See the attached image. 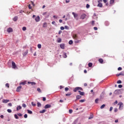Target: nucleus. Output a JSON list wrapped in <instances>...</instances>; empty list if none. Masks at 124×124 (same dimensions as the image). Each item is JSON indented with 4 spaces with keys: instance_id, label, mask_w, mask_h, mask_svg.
<instances>
[{
    "instance_id": "1",
    "label": "nucleus",
    "mask_w": 124,
    "mask_h": 124,
    "mask_svg": "<svg viewBox=\"0 0 124 124\" xmlns=\"http://www.w3.org/2000/svg\"><path fill=\"white\" fill-rule=\"evenodd\" d=\"M77 91H83V88H81V87H76L74 90H73V92L74 93H76V92H77Z\"/></svg>"
},
{
    "instance_id": "2",
    "label": "nucleus",
    "mask_w": 124,
    "mask_h": 124,
    "mask_svg": "<svg viewBox=\"0 0 124 124\" xmlns=\"http://www.w3.org/2000/svg\"><path fill=\"white\" fill-rule=\"evenodd\" d=\"M43 16H45L46 18H48L49 17L50 14L48 13V12H46L43 13Z\"/></svg>"
},
{
    "instance_id": "3",
    "label": "nucleus",
    "mask_w": 124,
    "mask_h": 124,
    "mask_svg": "<svg viewBox=\"0 0 124 124\" xmlns=\"http://www.w3.org/2000/svg\"><path fill=\"white\" fill-rule=\"evenodd\" d=\"M118 105H119V110H122V109H123L124 108V104L122 102H120L118 104Z\"/></svg>"
},
{
    "instance_id": "4",
    "label": "nucleus",
    "mask_w": 124,
    "mask_h": 124,
    "mask_svg": "<svg viewBox=\"0 0 124 124\" xmlns=\"http://www.w3.org/2000/svg\"><path fill=\"white\" fill-rule=\"evenodd\" d=\"M116 76L117 77H119V76H124V72H121L119 74H117Z\"/></svg>"
},
{
    "instance_id": "5",
    "label": "nucleus",
    "mask_w": 124,
    "mask_h": 124,
    "mask_svg": "<svg viewBox=\"0 0 124 124\" xmlns=\"http://www.w3.org/2000/svg\"><path fill=\"white\" fill-rule=\"evenodd\" d=\"M12 66L13 68H16V67H17V66H16V64L15 63V62H12Z\"/></svg>"
},
{
    "instance_id": "6",
    "label": "nucleus",
    "mask_w": 124,
    "mask_h": 124,
    "mask_svg": "<svg viewBox=\"0 0 124 124\" xmlns=\"http://www.w3.org/2000/svg\"><path fill=\"white\" fill-rule=\"evenodd\" d=\"M7 32H13V29H12L11 28H9L7 30Z\"/></svg>"
},
{
    "instance_id": "7",
    "label": "nucleus",
    "mask_w": 124,
    "mask_h": 124,
    "mask_svg": "<svg viewBox=\"0 0 124 124\" xmlns=\"http://www.w3.org/2000/svg\"><path fill=\"white\" fill-rule=\"evenodd\" d=\"M28 84H31V86H35L36 85V83L34 82H31V81H28Z\"/></svg>"
},
{
    "instance_id": "8",
    "label": "nucleus",
    "mask_w": 124,
    "mask_h": 124,
    "mask_svg": "<svg viewBox=\"0 0 124 124\" xmlns=\"http://www.w3.org/2000/svg\"><path fill=\"white\" fill-rule=\"evenodd\" d=\"M51 105L46 104V105L45 106V109H48V108H51Z\"/></svg>"
},
{
    "instance_id": "9",
    "label": "nucleus",
    "mask_w": 124,
    "mask_h": 124,
    "mask_svg": "<svg viewBox=\"0 0 124 124\" xmlns=\"http://www.w3.org/2000/svg\"><path fill=\"white\" fill-rule=\"evenodd\" d=\"M60 48L61 49H64L65 45H64V44H60Z\"/></svg>"
},
{
    "instance_id": "10",
    "label": "nucleus",
    "mask_w": 124,
    "mask_h": 124,
    "mask_svg": "<svg viewBox=\"0 0 124 124\" xmlns=\"http://www.w3.org/2000/svg\"><path fill=\"white\" fill-rule=\"evenodd\" d=\"M35 20L36 21V22H39V21H40V17H39V16H38L35 18Z\"/></svg>"
},
{
    "instance_id": "11",
    "label": "nucleus",
    "mask_w": 124,
    "mask_h": 124,
    "mask_svg": "<svg viewBox=\"0 0 124 124\" xmlns=\"http://www.w3.org/2000/svg\"><path fill=\"white\" fill-rule=\"evenodd\" d=\"M22 89V87L21 86H19L18 87H17L16 88V92H20V90Z\"/></svg>"
},
{
    "instance_id": "12",
    "label": "nucleus",
    "mask_w": 124,
    "mask_h": 124,
    "mask_svg": "<svg viewBox=\"0 0 124 124\" xmlns=\"http://www.w3.org/2000/svg\"><path fill=\"white\" fill-rule=\"evenodd\" d=\"M81 19H82L83 20H84V19H85V18H86V14H82L81 16H80Z\"/></svg>"
},
{
    "instance_id": "13",
    "label": "nucleus",
    "mask_w": 124,
    "mask_h": 124,
    "mask_svg": "<svg viewBox=\"0 0 124 124\" xmlns=\"http://www.w3.org/2000/svg\"><path fill=\"white\" fill-rule=\"evenodd\" d=\"M120 90H115L114 91V93L115 94H119L120 93Z\"/></svg>"
},
{
    "instance_id": "14",
    "label": "nucleus",
    "mask_w": 124,
    "mask_h": 124,
    "mask_svg": "<svg viewBox=\"0 0 124 124\" xmlns=\"http://www.w3.org/2000/svg\"><path fill=\"white\" fill-rule=\"evenodd\" d=\"M97 6L98 7H103V5L102 4V3H98Z\"/></svg>"
},
{
    "instance_id": "15",
    "label": "nucleus",
    "mask_w": 124,
    "mask_h": 124,
    "mask_svg": "<svg viewBox=\"0 0 124 124\" xmlns=\"http://www.w3.org/2000/svg\"><path fill=\"white\" fill-rule=\"evenodd\" d=\"M72 14L74 15V18H77L78 17V15L77 14H75V13L73 12Z\"/></svg>"
},
{
    "instance_id": "16",
    "label": "nucleus",
    "mask_w": 124,
    "mask_h": 124,
    "mask_svg": "<svg viewBox=\"0 0 124 124\" xmlns=\"http://www.w3.org/2000/svg\"><path fill=\"white\" fill-rule=\"evenodd\" d=\"M98 62H100V63H103V59L100 58L98 59Z\"/></svg>"
},
{
    "instance_id": "17",
    "label": "nucleus",
    "mask_w": 124,
    "mask_h": 124,
    "mask_svg": "<svg viewBox=\"0 0 124 124\" xmlns=\"http://www.w3.org/2000/svg\"><path fill=\"white\" fill-rule=\"evenodd\" d=\"M78 93H79L80 95H85V93L84 92H82L80 91H78Z\"/></svg>"
},
{
    "instance_id": "18",
    "label": "nucleus",
    "mask_w": 124,
    "mask_h": 124,
    "mask_svg": "<svg viewBox=\"0 0 124 124\" xmlns=\"http://www.w3.org/2000/svg\"><path fill=\"white\" fill-rule=\"evenodd\" d=\"M21 109H22V107H21V106H18L16 108V110L19 111V110H21Z\"/></svg>"
},
{
    "instance_id": "19",
    "label": "nucleus",
    "mask_w": 124,
    "mask_h": 124,
    "mask_svg": "<svg viewBox=\"0 0 124 124\" xmlns=\"http://www.w3.org/2000/svg\"><path fill=\"white\" fill-rule=\"evenodd\" d=\"M7 102H9V100L4 99L3 100V103H7Z\"/></svg>"
},
{
    "instance_id": "20",
    "label": "nucleus",
    "mask_w": 124,
    "mask_h": 124,
    "mask_svg": "<svg viewBox=\"0 0 124 124\" xmlns=\"http://www.w3.org/2000/svg\"><path fill=\"white\" fill-rule=\"evenodd\" d=\"M28 52H29V50H26L25 52H23V56H26V55H28Z\"/></svg>"
},
{
    "instance_id": "21",
    "label": "nucleus",
    "mask_w": 124,
    "mask_h": 124,
    "mask_svg": "<svg viewBox=\"0 0 124 124\" xmlns=\"http://www.w3.org/2000/svg\"><path fill=\"white\" fill-rule=\"evenodd\" d=\"M81 98H82V96H80V95H77V96H76V99H81Z\"/></svg>"
},
{
    "instance_id": "22",
    "label": "nucleus",
    "mask_w": 124,
    "mask_h": 124,
    "mask_svg": "<svg viewBox=\"0 0 124 124\" xmlns=\"http://www.w3.org/2000/svg\"><path fill=\"white\" fill-rule=\"evenodd\" d=\"M47 27V23L45 22L43 25V28H46Z\"/></svg>"
},
{
    "instance_id": "23",
    "label": "nucleus",
    "mask_w": 124,
    "mask_h": 124,
    "mask_svg": "<svg viewBox=\"0 0 124 124\" xmlns=\"http://www.w3.org/2000/svg\"><path fill=\"white\" fill-rule=\"evenodd\" d=\"M115 2V0H110L109 3L110 4H113Z\"/></svg>"
},
{
    "instance_id": "24",
    "label": "nucleus",
    "mask_w": 124,
    "mask_h": 124,
    "mask_svg": "<svg viewBox=\"0 0 124 124\" xmlns=\"http://www.w3.org/2000/svg\"><path fill=\"white\" fill-rule=\"evenodd\" d=\"M88 66H89V67H92L93 66V63L89 62L88 63Z\"/></svg>"
},
{
    "instance_id": "25",
    "label": "nucleus",
    "mask_w": 124,
    "mask_h": 124,
    "mask_svg": "<svg viewBox=\"0 0 124 124\" xmlns=\"http://www.w3.org/2000/svg\"><path fill=\"white\" fill-rule=\"evenodd\" d=\"M46 112V109H43L42 110L40 111V113L42 114L43 113H45Z\"/></svg>"
},
{
    "instance_id": "26",
    "label": "nucleus",
    "mask_w": 124,
    "mask_h": 124,
    "mask_svg": "<svg viewBox=\"0 0 124 124\" xmlns=\"http://www.w3.org/2000/svg\"><path fill=\"white\" fill-rule=\"evenodd\" d=\"M18 20V17L17 16H15L14 18H13V20L15 21H16Z\"/></svg>"
},
{
    "instance_id": "27",
    "label": "nucleus",
    "mask_w": 124,
    "mask_h": 124,
    "mask_svg": "<svg viewBox=\"0 0 124 124\" xmlns=\"http://www.w3.org/2000/svg\"><path fill=\"white\" fill-rule=\"evenodd\" d=\"M57 42L58 43H61V42H62V39L61 38H58L57 40Z\"/></svg>"
},
{
    "instance_id": "28",
    "label": "nucleus",
    "mask_w": 124,
    "mask_h": 124,
    "mask_svg": "<svg viewBox=\"0 0 124 124\" xmlns=\"http://www.w3.org/2000/svg\"><path fill=\"white\" fill-rule=\"evenodd\" d=\"M77 38H78L77 35H76V34H74V35H73V39H77Z\"/></svg>"
},
{
    "instance_id": "29",
    "label": "nucleus",
    "mask_w": 124,
    "mask_h": 124,
    "mask_svg": "<svg viewBox=\"0 0 124 124\" xmlns=\"http://www.w3.org/2000/svg\"><path fill=\"white\" fill-rule=\"evenodd\" d=\"M27 112H28V114H32V112L31 111V110L27 109Z\"/></svg>"
},
{
    "instance_id": "30",
    "label": "nucleus",
    "mask_w": 124,
    "mask_h": 124,
    "mask_svg": "<svg viewBox=\"0 0 124 124\" xmlns=\"http://www.w3.org/2000/svg\"><path fill=\"white\" fill-rule=\"evenodd\" d=\"M14 117H15V119H16L17 120H18V119H19V117H18V115H17V114H15Z\"/></svg>"
},
{
    "instance_id": "31",
    "label": "nucleus",
    "mask_w": 124,
    "mask_h": 124,
    "mask_svg": "<svg viewBox=\"0 0 124 124\" xmlns=\"http://www.w3.org/2000/svg\"><path fill=\"white\" fill-rule=\"evenodd\" d=\"M37 106L38 107H41V104L39 102L37 103Z\"/></svg>"
},
{
    "instance_id": "32",
    "label": "nucleus",
    "mask_w": 124,
    "mask_h": 124,
    "mask_svg": "<svg viewBox=\"0 0 124 124\" xmlns=\"http://www.w3.org/2000/svg\"><path fill=\"white\" fill-rule=\"evenodd\" d=\"M37 47L39 49H41V44H38Z\"/></svg>"
},
{
    "instance_id": "33",
    "label": "nucleus",
    "mask_w": 124,
    "mask_h": 124,
    "mask_svg": "<svg viewBox=\"0 0 124 124\" xmlns=\"http://www.w3.org/2000/svg\"><path fill=\"white\" fill-rule=\"evenodd\" d=\"M31 105L33 107H35V106H36V104H34L33 102H31Z\"/></svg>"
},
{
    "instance_id": "34",
    "label": "nucleus",
    "mask_w": 124,
    "mask_h": 124,
    "mask_svg": "<svg viewBox=\"0 0 124 124\" xmlns=\"http://www.w3.org/2000/svg\"><path fill=\"white\" fill-rule=\"evenodd\" d=\"M104 107H105V104H103V105H102L100 107V108H101V109H103V108H104Z\"/></svg>"
},
{
    "instance_id": "35",
    "label": "nucleus",
    "mask_w": 124,
    "mask_h": 124,
    "mask_svg": "<svg viewBox=\"0 0 124 124\" xmlns=\"http://www.w3.org/2000/svg\"><path fill=\"white\" fill-rule=\"evenodd\" d=\"M79 102L83 103V102H85V99H81L79 100Z\"/></svg>"
},
{
    "instance_id": "36",
    "label": "nucleus",
    "mask_w": 124,
    "mask_h": 124,
    "mask_svg": "<svg viewBox=\"0 0 124 124\" xmlns=\"http://www.w3.org/2000/svg\"><path fill=\"white\" fill-rule=\"evenodd\" d=\"M20 85H26V81H23L20 83Z\"/></svg>"
},
{
    "instance_id": "37",
    "label": "nucleus",
    "mask_w": 124,
    "mask_h": 124,
    "mask_svg": "<svg viewBox=\"0 0 124 124\" xmlns=\"http://www.w3.org/2000/svg\"><path fill=\"white\" fill-rule=\"evenodd\" d=\"M73 43V41H72V40H70L69 41V44H70V45H71V44H72Z\"/></svg>"
},
{
    "instance_id": "38",
    "label": "nucleus",
    "mask_w": 124,
    "mask_h": 124,
    "mask_svg": "<svg viewBox=\"0 0 124 124\" xmlns=\"http://www.w3.org/2000/svg\"><path fill=\"white\" fill-rule=\"evenodd\" d=\"M26 30H27V28L26 27H23L22 28V31H26Z\"/></svg>"
},
{
    "instance_id": "39",
    "label": "nucleus",
    "mask_w": 124,
    "mask_h": 124,
    "mask_svg": "<svg viewBox=\"0 0 124 124\" xmlns=\"http://www.w3.org/2000/svg\"><path fill=\"white\" fill-rule=\"evenodd\" d=\"M22 107H23V108H26V107H27V105L25 104H22Z\"/></svg>"
},
{
    "instance_id": "40",
    "label": "nucleus",
    "mask_w": 124,
    "mask_h": 124,
    "mask_svg": "<svg viewBox=\"0 0 124 124\" xmlns=\"http://www.w3.org/2000/svg\"><path fill=\"white\" fill-rule=\"evenodd\" d=\"M58 16H53L54 19H58Z\"/></svg>"
},
{
    "instance_id": "41",
    "label": "nucleus",
    "mask_w": 124,
    "mask_h": 124,
    "mask_svg": "<svg viewBox=\"0 0 124 124\" xmlns=\"http://www.w3.org/2000/svg\"><path fill=\"white\" fill-rule=\"evenodd\" d=\"M63 58H67V55H66V53H64L63 55Z\"/></svg>"
},
{
    "instance_id": "42",
    "label": "nucleus",
    "mask_w": 124,
    "mask_h": 124,
    "mask_svg": "<svg viewBox=\"0 0 124 124\" xmlns=\"http://www.w3.org/2000/svg\"><path fill=\"white\" fill-rule=\"evenodd\" d=\"M69 90V88H68V87H66L65 88V92H67Z\"/></svg>"
},
{
    "instance_id": "43",
    "label": "nucleus",
    "mask_w": 124,
    "mask_h": 124,
    "mask_svg": "<svg viewBox=\"0 0 124 124\" xmlns=\"http://www.w3.org/2000/svg\"><path fill=\"white\" fill-rule=\"evenodd\" d=\"M7 112H8V113H11V112H12V110H11V109H8Z\"/></svg>"
},
{
    "instance_id": "44",
    "label": "nucleus",
    "mask_w": 124,
    "mask_h": 124,
    "mask_svg": "<svg viewBox=\"0 0 124 124\" xmlns=\"http://www.w3.org/2000/svg\"><path fill=\"white\" fill-rule=\"evenodd\" d=\"M72 112H73V110L72 109H69V112L70 114L72 113Z\"/></svg>"
},
{
    "instance_id": "45",
    "label": "nucleus",
    "mask_w": 124,
    "mask_h": 124,
    "mask_svg": "<svg viewBox=\"0 0 124 124\" xmlns=\"http://www.w3.org/2000/svg\"><path fill=\"white\" fill-rule=\"evenodd\" d=\"M37 91L38 92H39V93H41V90L40 89V88H37Z\"/></svg>"
},
{
    "instance_id": "46",
    "label": "nucleus",
    "mask_w": 124,
    "mask_h": 124,
    "mask_svg": "<svg viewBox=\"0 0 124 124\" xmlns=\"http://www.w3.org/2000/svg\"><path fill=\"white\" fill-rule=\"evenodd\" d=\"M71 93L66 94V96H70Z\"/></svg>"
},
{
    "instance_id": "47",
    "label": "nucleus",
    "mask_w": 124,
    "mask_h": 124,
    "mask_svg": "<svg viewBox=\"0 0 124 124\" xmlns=\"http://www.w3.org/2000/svg\"><path fill=\"white\" fill-rule=\"evenodd\" d=\"M117 84H122V81L121 80L117 81Z\"/></svg>"
},
{
    "instance_id": "48",
    "label": "nucleus",
    "mask_w": 124,
    "mask_h": 124,
    "mask_svg": "<svg viewBox=\"0 0 124 124\" xmlns=\"http://www.w3.org/2000/svg\"><path fill=\"white\" fill-rule=\"evenodd\" d=\"M95 103H98V99H96L95 100Z\"/></svg>"
},
{
    "instance_id": "49",
    "label": "nucleus",
    "mask_w": 124,
    "mask_h": 124,
    "mask_svg": "<svg viewBox=\"0 0 124 124\" xmlns=\"http://www.w3.org/2000/svg\"><path fill=\"white\" fill-rule=\"evenodd\" d=\"M24 118H25V119H27V118H28V114H25L24 115Z\"/></svg>"
},
{
    "instance_id": "50",
    "label": "nucleus",
    "mask_w": 124,
    "mask_h": 124,
    "mask_svg": "<svg viewBox=\"0 0 124 124\" xmlns=\"http://www.w3.org/2000/svg\"><path fill=\"white\" fill-rule=\"evenodd\" d=\"M61 30L62 31H63V30H64V27L62 26L61 28H60Z\"/></svg>"
},
{
    "instance_id": "51",
    "label": "nucleus",
    "mask_w": 124,
    "mask_h": 124,
    "mask_svg": "<svg viewBox=\"0 0 124 124\" xmlns=\"http://www.w3.org/2000/svg\"><path fill=\"white\" fill-rule=\"evenodd\" d=\"M93 116H90L89 117V120H91V119H93Z\"/></svg>"
},
{
    "instance_id": "52",
    "label": "nucleus",
    "mask_w": 124,
    "mask_h": 124,
    "mask_svg": "<svg viewBox=\"0 0 124 124\" xmlns=\"http://www.w3.org/2000/svg\"><path fill=\"white\" fill-rule=\"evenodd\" d=\"M31 3L32 4V5H33V6H34L35 5L34 4V3L33 2V1H31Z\"/></svg>"
},
{
    "instance_id": "53",
    "label": "nucleus",
    "mask_w": 124,
    "mask_h": 124,
    "mask_svg": "<svg viewBox=\"0 0 124 124\" xmlns=\"http://www.w3.org/2000/svg\"><path fill=\"white\" fill-rule=\"evenodd\" d=\"M5 86H6V87H7V88H9V84L6 83V84H5Z\"/></svg>"
},
{
    "instance_id": "54",
    "label": "nucleus",
    "mask_w": 124,
    "mask_h": 124,
    "mask_svg": "<svg viewBox=\"0 0 124 124\" xmlns=\"http://www.w3.org/2000/svg\"><path fill=\"white\" fill-rule=\"evenodd\" d=\"M86 8H90V5H89V4H87Z\"/></svg>"
},
{
    "instance_id": "55",
    "label": "nucleus",
    "mask_w": 124,
    "mask_h": 124,
    "mask_svg": "<svg viewBox=\"0 0 124 124\" xmlns=\"http://www.w3.org/2000/svg\"><path fill=\"white\" fill-rule=\"evenodd\" d=\"M93 29L94 30V31H97L98 30L97 27H93Z\"/></svg>"
},
{
    "instance_id": "56",
    "label": "nucleus",
    "mask_w": 124,
    "mask_h": 124,
    "mask_svg": "<svg viewBox=\"0 0 124 124\" xmlns=\"http://www.w3.org/2000/svg\"><path fill=\"white\" fill-rule=\"evenodd\" d=\"M118 87L120 88H123V85H121V84H120V85H118Z\"/></svg>"
},
{
    "instance_id": "57",
    "label": "nucleus",
    "mask_w": 124,
    "mask_h": 124,
    "mask_svg": "<svg viewBox=\"0 0 124 124\" xmlns=\"http://www.w3.org/2000/svg\"><path fill=\"white\" fill-rule=\"evenodd\" d=\"M122 67H118V70H119V71H121V70H122Z\"/></svg>"
},
{
    "instance_id": "58",
    "label": "nucleus",
    "mask_w": 124,
    "mask_h": 124,
    "mask_svg": "<svg viewBox=\"0 0 124 124\" xmlns=\"http://www.w3.org/2000/svg\"><path fill=\"white\" fill-rule=\"evenodd\" d=\"M112 110H113V107H111L109 108V111H112Z\"/></svg>"
},
{
    "instance_id": "59",
    "label": "nucleus",
    "mask_w": 124,
    "mask_h": 124,
    "mask_svg": "<svg viewBox=\"0 0 124 124\" xmlns=\"http://www.w3.org/2000/svg\"><path fill=\"white\" fill-rule=\"evenodd\" d=\"M8 105H9V106H10V107H11V106H12V104L11 103H9L8 104Z\"/></svg>"
},
{
    "instance_id": "60",
    "label": "nucleus",
    "mask_w": 124,
    "mask_h": 124,
    "mask_svg": "<svg viewBox=\"0 0 124 124\" xmlns=\"http://www.w3.org/2000/svg\"><path fill=\"white\" fill-rule=\"evenodd\" d=\"M17 115L19 116V117H22V113H18Z\"/></svg>"
},
{
    "instance_id": "61",
    "label": "nucleus",
    "mask_w": 124,
    "mask_h": 124,
    "mask_svg": "<svg viewBox=\"0 0 124 124\" xmlns=\"http://www.w3.org/2000/svg\"><path fill=\"white\" fill-rule=\"evenodd\" d=\"M101 2H102V0H97L98 3H101Z\"/></svg>"
},
{
    "instance_id": "62",
    "label": "nucleus",
    "mask_w": 124,
    "mask_h": 124,
    "mask_svg": "<svg viewBox=\"0 0 124 124\" xmlns=\"http://www.w3.org/2000/svg\"><path fill=\"white\" fill-rule=\"evenodd\" d=\"M116 104H118V101H116L114 103V105H116Z\"/></svg>"
},
{
    "instance_id": "63",
    "label": "nucleus",
    "mask_w": 124,
    "mask_h": 124,
    "mask_svg": "<svg viewBox=\"0 0 124 124\" xmlns=\"http://www.w3.org/2000/svg\"><path fill=\"white\" fill-rule=\"evenodd\" d=\"M28 7H29V9H31V4L29 5Z\"/></svg>"
},
{
    "instance_id": "64",
    "label": "nucleus",
    "mask_w": 124,
    "mask_h": 124,
    "mask_svg": "<svg viewBox=\"0 0 124 124\" xmlns=\"http://www.w3.org/2000/svg\"><path fill=\"white\" fill-rule=\"evenodd\" d=\"M114 112H118V108H115V109H114Z\"/></svg>"
}]
</instances>
